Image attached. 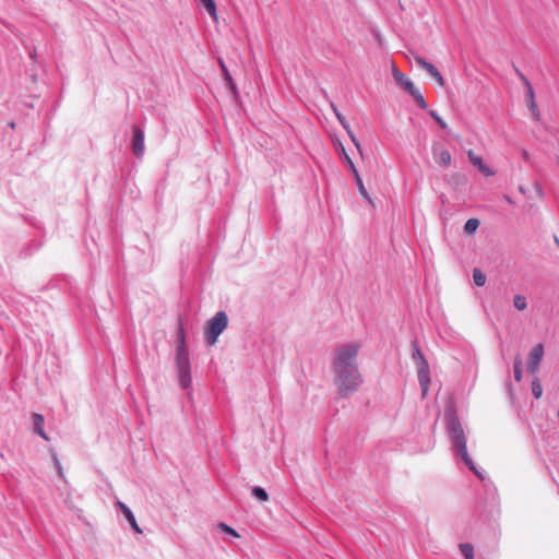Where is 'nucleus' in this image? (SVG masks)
Returning a JSON list of instances; mask_svg holds the SVG:
<instances>
[{"label":"nucleus","mask_w":559,"mask_h":559,"mask_svg":"<svg viewBox=\"0 0 559 559\" xmlns=\"http://www.w3.org/2000/svg\"><path fill=\"white\" fill-rule=\"evenodd\" d=\"M359 344L347 343L335 350L332 370L334 384L342 397L355 393L362 383V376L357 366Z\"/></svg>","instance_id":"nucleus-1"},{"label":"nucleus","mask_w":559,"mask_h":559,"mask_svg":"<svg viewBox=\"0 0 559 559\" xmlns=\"http://www.w3.org/2000/svg\"><path fill=\"white\" fill-rule=\"evenodd\" d=\"M445 426L451 440V448L456 459H461L462 462L472 471L481 481H485L484 472H481L474 463L467 452L466 437L463 426L452 409L445 413Z\"/></svg>","instance_id":"nucleus-2"},{"label":"nucleus","mask_w":559,"mask_h":559,"mask_svg":"<svg viewBox=\"0 0 559 559\" xmlns=\"http://www.w3.org/2000/svg\"><path fill=\"white\" fill-rule=\"evenodd\" d=\"M177 344L175 354V365L177 370L178 383L182 390H189L192 384L191 365L189 349L186 341V332L181 317L177 323Z\"/></svg>","instance_id":"nucleus-3"},{"label":"nucleus","mask_w":559,"mask_h":559,"mask_svg":"<svg viewBox=\"0 0 559 559\" xmlns=\"http://www.w3.org/2000/svg\"><path fill=\"white\" fill-rule=\"evenodd\" d=\"M412 358L418 369V381L423 391V395H426L430 383L429 364L421 353L416 340L412 342Z\"/></svg>","instance_id":"nucleus-4"},{"label":"nucleus","mask_w":559,"mask_h":559,"mask_svg":"<svg viewBox=\"0 0 559 559\" xmlns=\"http://www.w3.org/2000/svg\"><path fill=\"white\" fill-rule=\"evenodd\" d=\"M228 326V317H212L204 326V340L209 346L216 344L219 335Z\"/></svg>","instance_id":"nucleus-5"},{"label":"nucleus","mask_w":559,"mask_h":559,"mask_svg":"<svg viewBox=\"0 0 559 559\" xmlns=\"http://www.w3.org/2000/svg\"><path fill=\"white\" fill-rule=\"evenodd\" d=\"M341 157L342 159L344 160L345 165L347 166L348 170L352 173V176L354 177L355 179V183H356V187L359 191V193L368 201H370V197L364 186V182H362V179L354 164V162L352 160V158L348 156V154L346 153L345 148H342V153H341Z\"/></svg>","instance_id":"nucleus-6"},{"label":"nucleus","mask_w":559,"mask_h":559,"mask_svg":"<svg viewBox=\"0 0 559 559\" xmlns=\"http://www.w3.org/2000/svg\"><path fill=\"white\" fill-rule=\"evenodd\" d=\"M132 132V152L135 157L141 158L145 151L144 131L139 126H134Z\"/></svg>","instance_id":"nucleus-7"},{"label":"nucleus","mask_w":559,"mask_h":559,"mask_svg":"<svg viewBox=\"0 0 559 559\" xmlns=\"http://www.w3.org/2000/svg\"><path fill=\"white\" fill-rule=\"evenodd\" d=\"M414 60L417 66L424 69L428 74H430L440 86H444V79L439 70L430 62L426 61L423 57L416 55Z\"/></svg>","instance_id":"nucleus-8"},{"label":"nucleus","mask_w":559,"mask_h":559,"mask_svg":"<svg viewBox=\"0 0 559 559\" xmlns=\"http://www.w3.org/2000/svg\"><path fill=\"white\" fill-rule=\"evenodd\" d=\"M544 356V346L543 344H537L533 347L530 353L528 366L527 369L531 372H536L539 368L540 361Z\"/></svg>","instance_id":"nucleus-9"},{"label":"nucleus","mask_w":559,"mask_h":559,"mask_svg":"<svg viewBox=\"0 0 559 559\" xmlns=\"http://www.w3.org/2000/svg\"><path fill=\"white\" fill-rule=\"evenodd\" d=\"M116 506H117V509L122 512V514L124 515L126 520L130 524L131 528L135 533H140L141 534L142 533V528L139 526L132 510L126 503H123L121 501H118L116 503Z\"/></svg>","instance_id":"nucleus-10"},{"label":"nucleus","mask_w":559,"mask_h":559,"mask_svg":"<svg viewBox=\"0 0 559 559\" xmlns=\"http://www.w3.org/2000/svg\"><path fill=\"white\" fill-rule=\"evenodd\" d=\"M433 158L437 164H439L442 167L450 166L452 162L451 153L448 150H439L438 147H433L432 150Z\"/></svg>","instance_id":"nucleus-11"},{"label":"nucleus","mask_w":559,"mask_h":559,"mask_svg":"<svg viewBox=\"0 0 559 559\" xmlns=\"http://www.w3.org/2000/svg\"><path fill=\"white\" fill-rule=\"evenodd\" d=\"M33 424H34V432L37 433L45 440H48V436L44 429L45 418L41 414L34 413L32 415Z\"/></svg>","instance_id":"nucleus-12"},{"label":"nucleus","mask_w":559,"mask_h":559,"mask_svg":"<svg viewBox=\"0 0 559 559\" xmlns=\"http://www.w3.org/2000/svg\"><path fill=\"white\" fill-rule=\"evenodd\" d=\"M394 80L401 86V88L404 90L407 93L409 91H412L414 87H416L414 85V83L412 82V80L409 78H407L404 73H401L400 75H396V78H394Z\"/></svg>","instance_id":"nucleus-13"},{"label":"nucleus","mask_w":559,"mask_h":559,"mask_svg":"<svg viewBox=\"0 0 559 559\" xmlns=\"http://www.w3.org/2000/svg\"><path fill=\"white\" fill-rule=\"evenodd\" d=\"M199 4H201L210 14V16L217 21V10H216V3L214 0H198Z\"/></svg>","instance_id":"nucleus-14"},{"label":"nucleus","mask_w":559,"mask_h":559,"mask_svg":"<svg viewBox=\"0 0 559 559\" xmlns=\"http://www.w3.org/2000/svg\"><path fill=\"white\" fill-rule=\"evenodd\" d=\"M408 94H411V96L414 98V100L421 109L428 108L427 102L425 100L423 94L417 87H414L412 91L408 92Z\"/></svg>","instance_id":"nucleus-15"},{"label":"nucleus","mask_w":559,"mask_h":559,"mask_svg":"<svg viewBox=\"0 0 559 559\" xmlns=\"http://www.w3.org/2000/svg\"><path fill=\"white\" fill-rule=\"evenodd\" d=\"M218 63H219V67H221V69H222V72H223V74H224V79L227 81V83H228V85L230 86V88H231L233 91H235V90H236L235 83H234V81H233V78H231V75H230V73H229V71H228V69H227V67L225 66V62L223 61V59H221V58H219V59H218Z\"/></svg>","instance_id":"nucleus-16"},{"label":"nucleus","mask_w":559,"mask_h":559,"mask_svg":"<svg viewBox=\"0 0 559 559\" xmlns=\"http://www.w3.org/2000/svg\"><path fill=\"white\" fill-rule=\"evenodd\" d=\"M252 496L254 498H257L259 501H267L269 500V495L266 492V490L262 487H259V486H255L252 488Z\"/></svg>","instance_id":"nucleus-17"},{"label":"nucleus","mask_w":559,"mask_h":559,"mask_svg":"<svg viewBox=\"0 0 559 559\" xmlns=\"http://www.w3.org/2000/svg\"><path fill=\"white\" fill-rule=\"evenodd\" d=\"M479 227V221L477 218H469L464 225V231L466 234H473Z\"/></svg>","instance_id":"nucleus-18"},{"label":"nucleus","mask_w":559,"mask_h":559,"mask_svg":"<svg viewBox=\"0 0 559 559\" xmlns=\"http://www.w3.org/2000/svg\"><path fill=\"white\" fill-rule=\"evenodd\" d=\"M473 280L475 285L479 287L486 284V275L479 269L473 270Z\"/></svg>","instance_id":"nucleus-19"},{"label":"nucleus","mask_w":559,"mask_h":559,"mask_svg":"<svg viewBox=\"0 0 559 559\" xmlns=\"http://www.w3.org/2000/svg\"><path fill=\"white\" fill-rule=\"evenodd\" d=\"M460 549L465 559H474V547L472 544H461Z\"/></svg>","instance_id":"nucleus-20"},{"label":"nucleus","mask_w":559,"mask_h":559,"mask_svg":"<svg viewBox=\"0 0 559 559\" xmlns=\"http://www.w3.org/2000/svg\"><path fill=\"white\" fill-rule=\"evenodd\" d=\"M513 304L518 311H524L527 308L526 298L522 295H515L513 298Z\"/></svg>","instance_id":"nucleus-21"},{"label":"nucleus","mask_w":559,"mask_h":559,"mask_svg":"<svg viewBox=\"0 0 559 559\" xmlns=\"http://www.w3.org/2000/svg\"><path fill=\"white\" fill-rule=\"evenodd\" d=\"M532 394L535 399H539L543 394V388L538 378L532 381Z\"/></svg>","instance_id":"nucleus-22"},{"label":"nucleus","mask_w":559,"mask_h":559,"mask_svg":"<svg viewBox=\"0 0 559 559\" xmlns=\"http://www.w3.org/2000/svg\"><path fill=\"white\" fill-rule=\"evenodd\" d=\"M331 107H332V110L333 112L335 114L337 120L340 121V123L342 124V127L344 129H348L349 127V123L348 121L346 120V118L338 111L337 107L335 106L334 103H331Z\"/></svg>","instance_id":"nucleus-23"},{"label":"nucleus","mask_w":559,"mask_h":559,"mask_svg":"<svg viewBox=\"0 0 559 559\" xmlns=\"http://www.w3.org/2000/svg\"><path fill=\"white\" fill-rule=\"evenodd\" d=\"M467 156L469 162L476 167H479L484 163L483 158L476 155L472 150L467 152Z\"/></svg>","instance_id":"nucleus-24"},{"label":"nucleus","mask_w":559,"mask_h":559,"mask_svg":"<svg viewBox=\"0 0 559 559\" xmlns=\"http://www.w3.org/2000/svg\"><path fill=\"white\" fill-rule=\"evenodd\" d=\"M521 366H522L521 359L516 358L515 361H514V366H513L514 379L516 381H521L522 380V369H521Z\"/></svg>","instance_id":"nucleus-25"},{"label":"nucleus","mask_w":559,"mask_h":559,"mask_svg":"<svg viewBox=\"0 0 559 559\" xmlns=\"http://www.w3.org/2000/svg\"><path fill=\"white\" fill-rule=\"evenodd\" d=\"M526 92V103L535 102V93L533 86L528 80H525Z\"/></svg>","instance_id":"nucleus-26"},{"label":"nucleus","mask_w":559,"mask_h":559,"mask_svg":"<svg viewBox=\"0 0 559 559\" xmlns=\"http://www.w3.org/2000/svg\"><path fill=\"white\" fill-rule=\"evenodd\" d=\"M218 527L221 528L222 532H224L230 536L239 537V534L231 526L227 525L226 523H219Z\"/></svg>","instance_id":"nucleus-27"},{"label":"nucleus","mask_w":559,"mask_h":559,"mask_svg":"<svg viewBox=\"0 0 559 559\" xmlns=\"http://www.w3.org/2000/svg\"><path fill=\"white\" fill-rule=\"evenodd\" d=\"M527 106H528V109L532 112L534 119L535 120H539L540 112H539V109H538V106H537L536 102H530V103H527Z\"/></svg>","instance_id":"nucleus-28"},{"label":"nucleus","mask_w":559,"mask_h":559,"mask_svg":"<svg viewBox=\"0 0 559 559\" xmlns=\"http://www.w3.org/2000/svg\"><path fill=\"white\" fill-rule=\"evenodd\" d=\"M429 115L431 116V118H433L436 120V122L440 126V128H442V129L448 128L447 122L438 115L437 111L429 110Z\"/></svg>","instance_id":"nucleus-29"},{"label":"nucleus","mask_w":559,"mask_h":559,"mask_svg":"<svg viewBox=\"0 0 559 559\" xmlns=\"http://www.w3.org/2000/svg\"><path fill=\"white\" fill-rule=\"evenodd\" d=\"M345 130H346L348 136L350 138L352 142L355 144V146L358 150V152L362 155L361 145H360L358 139L356 138V135L350 130V127H348V129H345Z\"/></svg>","instance_id":"nucleus-30"},{"label":"nucleus","mask_w":559,"mask_h":559,"mask_svg":"<svg viewBox=\"0 0 559 559\" xmlns=\"http://www.w3.org/2000/svg\"><path fill=\"white\" fill-rule=\"evenodd\" d=\"M52 459H53V463H55V466H56L58 475L61 478H64V474H63V469H62L61 463H60V461H59V459H58L56 453L52 455Z\"/></svg>","instance_id":"nucleus-31"},{"label":"nucleus","mask_w":559,"mask_h":559,"mask_svg":"<svg viewBox=\"0 0 559 559\" xmlns=\"http://www.w3.org/2000/svg\"><path fill=\"white\" fill-rule=\"evenodd\" d=\"M478 170L484 174L485 176H492L495 173L488 167L486 166L484 163L477 167Z\"/></svg>","instance_id":"nucleus-32"},{"label":"nucleus","mask_w":559,"mask_h":559,"mask_svg":"<svg viewBox=\"0 0 559 559\" xmlns=\"http://www.w3.org/2000/svg\"><path fill=\"white\" fill-rule=\"evenodd\" d=\"M402 72L395 67L394 63H392V75L393 78H396V75H400Z\"/></svg>","instance_id":"nucleus-33"},{"label":"nucleus","mask_w":559,"mask_h":559,"mask_svg":"<svg viewBox=\"0 0 559 559\" xmlns=\"http://www.w3.org/2000/svg\"><path fill=\"white\" fill-rule=\"evenodd\" d=\"M516 74L519 75V78L521 79V81L523 82V84L525 85V80H527V78L516 69Z\"/></svg>","instance_id":"nucleus-34"},{"label":"nucleus","mask_w":559,"mask_h":559,"mask_svg":"<svg viewBox=\"0 0 559 559\" xmlns=\"http://www.w3.org/2000/svg\"><path fill=\"white\" fill-rule=\"evenodd\" d=\"M215 314H219V316H223V314H226L224 311L219 310L217 311Z\"/></svg>","instance_id":"nucleus-35"},{"label":"nucleus","mask_w":559,"mask_h":559,"mask_svg":"<svg viewBox=\"0 0 559 559\" xmlns=\"http://www.w3.org/2000/svg\"><path fill=\"white\" fill-rule=\"evenodd\" d=\"M506 199H507L508 202H510V203L512 202L509 197H506Z\"/></svg>","instance_id":"nucleus-36"},{"label":"nucleus","mask_w":559,"mask_h":559,"mask_svg":"<svg viewBox=\"0 0 559 559\" xmlns=\"http://www.w3.org/2000/svg\"><path fill=\"white\" fill-rule=\"evenodd\" d=\"M556 243L559 246V240L557 237H555Z\"/></svg>","instance_id":"nucleus-37"}]
</instances>
